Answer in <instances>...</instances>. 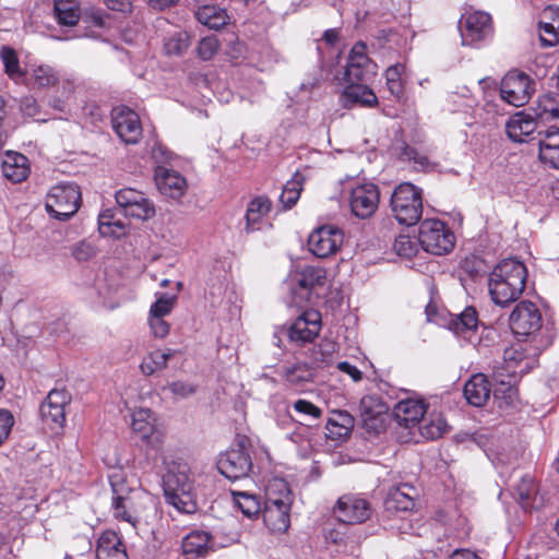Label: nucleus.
<instances>
[{
	"label": "nucleus",
	"mask_w": 559,
	"mask_h": 559,
	"mask_svg": "<svg viewBox=\"0 0 559 559\" xmlns=\"http://www.w3.org/2000/svg\"><path fill=\"white\" fill-rule=\"evenodd\" d=\"M111 510L116 520L129 524L136 530L142 523H147L154 510L153 497L142 488H130L123 483H111Z\"/></svg>",
	"instance_id": "obj_1"
},
{
	"label": "nucleus",
	"mask_w": 559,
	"mask_h": 559,
	"mask_svg": "<svg viewBox=\"0 0 559 559\" xmlns=\"http://www.w3.org/2000/svg\"><path fill=\"white\" fill-rule=\"evenodd\" d=\"M166 501L182 513H194L197 510L193 481L190 468L186 463H173L163 477Z\"/></svg>",
	"instance_id": "obj_2"
},
{
	"label": "nucleus",
	"mask_w": 559,
	"mask_h": 559,
	"mask_svg": "<svg viewBox=\"0 0 559 559\" xmlns=\"http://www.w3.org/2000/svg\"><path fill=\"white\" fill-rule=\"evenodd\" d=\"M265 496L263 521L272 532L284 533L290 524L293 501L288 485L283 479H273L266 486Z\"/></svg>",
	"instance_id": "obj_3"
},
{
	"label": "nucleus",
	"mask_w": 559,
	"mask_h": 559,
	"mask_svg": "<svg viewBox=\"0 0 559 559\" xmlns=\"http://www.w3.org/2000/svg\"><path fill=\"white\" fill-rule=\"evenodd\" d=\"M391 211L400 224L415 225L423 214L421 189L411 182L399 185L391 197Z\"/></svg>",
	"instance_id": "obj_4"
},
{
	"label": "nucleus",
	"mask_w": 559,
	"mask_h": 559,
	"mask_svg": "<svg viewBox=\"0 0 559 559\" xmlns=\"http://www.w3.org/2000/svg\"><path fill=\"white\" fill-rule=\"evenodd\" d=\"M81 192L74 183H60L52 187L47 197L46 211L56 219L68 221L79 210Z\"/></svg>",
	"instance_id": "obj_5"
},
{
	"label": "nucleus",
	"mask_w": 559,
	"mask_h": 559,
	"mask_svg": "<svg viewBox=\"0 0 559 559\" xmlns=\"http://www.w3.org/2000/svg\"><path fill=\"white\" fill-rule=\"evenodd\" d=\"M418 242L426 252L441 255L454 247V235L440 219H425L420 223Z\"/></svg>",
	"instance_id": "obj_6"
},
{
	"label": "nucleus",
	"mask_w": 559,
	"mask_h": 559,
	"mask_svg": "<svg viewBox=\"0 0 559 559\" xmlns=\"http://www.w3.org/2000/svg\"><path fill=\"white\" fill-rule=\"evenodd\" d=\"M527 345L522 342L511 344L503 350V366L493 368V377L501 384H511V379L526 372L535 362L526 355Z\"/></svg>",
	"instance_id": "obj_7"
},
{
	"label": "nucleus",
	"mask_w": 559,
	"mask_h": 559,
	"mask_svg": "<svg viewBox=\"0 0 559 559\" xmlns=\"http://www.w3.org/2000/svg\"><path fill=\"white\" fill-rule=\"evenodd\" d=\"M535 91V80L519 70L509 71L500 84L501 98L515 107L526 105Z\"/></svg>",
	"instance_id": "obj_8"
},
{
	"label": "nucleus",
	"mask_w": 559,
	"mask_h": 559,
	"mask_svg": "<svg viewBox=\"0 0 559 559\" xmlns=\"http://www.w3.org/2000/svg\"><path fill=\"white\" fill-rule=\"evenodd\" d=\"M462 45L478 47L493 33L491 16L484 11L466 12L459 22Z\"/></svg>",
	"instance_id": "obj_9"
},
{
	"label": "nucleus",
	"mask_w": 559,
	"mask_h": 559,
	"mask_svg": "<svg viewBox=\"0 0 559 559\" xmlns=\"http://www.w3.org/2000/svg\"><path fill=\"white\" fill-rule=\"evenodd\" d=\"M116 202L126 216L148 221L155 216V205L143 192L124 188L116 192Z\"/></svg>",
	"instance_id": "obj_10"
},
{
	"label": "nucleus",
	"mask_w": 559,
	"mask_h": 559,
	"mask_svg": "<svg viewBox=\"0 0 559 559\" xmlns=\"http://www.w3.org/2000/svg\"><path fill=\"white\" fill-rule=\"evenodd\" d=\"M71 402V394L66 389H52L40 405L43 421L53 431L66 424V407Z\"/></svg>",
	"instance_id": "obj_11"
},
{
	"label": "nucleus",
	"mask_w": 559,
	"mask_h": 559,
	"mask_svg": "<svg viewBox=\"0 0 559 559\" xmlns=\"http://www.w3.org/2000/svg\"><path fill=\"white\" fill-rule=\"evenodd\" d=\"M509 323L514 334L528 336L540 330L543 318L533 302L522 301L511 312Z\"/></svg>",
	"instance_id": "obj_12"
},
{
	"label": "nucleus",
	"mask_w": 559,
	"mask_h": 559,
	"mask_svg": "<svg viewBox=\"0 0 559 559\" xmlns=\"http://www.w3.org/2000/svg\"><path fill=\"white\" fill-rule=\"evenodd\" d=\"M343 240L344 234L338 227L324 225L310 234L308 247L318 258H328L341 248Z\"/></svg>",
	"instance_id": "obj_13"
},
{
	"label": "nucleus",
	"mask_w": 559,
	"mask_h": 559,
	"mask_svg": "<svg viewBox=\"0 0 559 559\" xmlns=\"http://www.w3.org/2000/svg\"><path fill=\"white\" fill-rule=\"evenodd\" d=\"M217 468L230 480L247 477L252 468L251 456L243 447L239 445L219 455Z\"/></svg>",
	"instance_id": "obj_14"
},
{
	"label": "nucleus",
	"mask_w": 559,
	"mask_h": 559,
	"mask_svg": "<svg viewBox=\"0 0 559 559\" xmlns=\"http://www.w3.org/2000/svg\"><path fill=\"white\" fill-rule=\"evenodd\" d=\"M112 128L127 144H135L142 136V126L135 111L127 106L115 107L111 111Z\"/></svg>",
	"instance_id": "obj_15"
},
{
	"label": "nucleus",
	"mask_w": 559,
	"mask_h": 559,
	"mask_svg": "<svg viewBox=\"0 0 559 559\" xmlns=\"http://www.w3.org/2000/svg\"><path fill=\"white\" fill-rule=\"evenodd\" d=\"M335 516L346 524H359L367 521L371 515L369 502L354 495L342 496L334 507Z\"/></svg>",
	"instance_id": "obj_16"
},
{
	"label": "nucleus",
	"mask_w": 559,
	"mask_h": 559,
	"mask_svg": "<svg viewBox=\"0 0 559 559\" xmlns=\"http://www.w3.org/2000/svg\"><path fill=\"white\" fill-rule=\"evenodd\" d=\"M131 428L146 444L159 448L164 432L156 425V417L148 408H138L132 413Z\"/></svg>",
	"instance_id": "obj_17"
},
{
	"label": "nucleus",
	"mask_w": 559,
	"mask_h": 559,
	"mask_svg": "<svg viewBox=\"0 0 559 559\" xmlns=\"http://www.w3.org/2000/svg\"><path fill=\"white\" fill-rule=\"evenodd\" d=\"M539 120L536 111L522 110L514 114L506 124L509 139L518 143L530 141L539 131Z\"/></svg>",
	"instance_id": "obj_18"
},
{
	"label": "nucleus",
	"mask_w": 559,
	"mask_h": 559,
	"mask_svg": "<svg viewBox=\"0 0 559 559\" xmlns=\"http://www.w3.org/2000/svg\"><path fill=\"white\" fill-rule=\"evenodd\" d=\"M379 203V190L373 183H364L353 188L349 205L355 216L359 218L370 217Z\"/></svg>",
	"instance_id": "obj_19"
},
{
	"label": "nucleus",
	"mask_w": 559,
	"mask_h": 559,
	"mask_svg": "<svg viewBox=\"0 0 559 559\" xmlns=\"http://www.w3.org/2000/svg\"><path fill=\"white\" fill-rule=\"evenodd\" d=\"M321 329V314L319 311L305 310L292 324L288 331L290 341L307 343L314 340Z\"/></svg>",
	"instance_id": "obj_20"
},
{
	"label": "nucleus",
	"mask_w": 559,
	"mask_h": 559,
	"mask_svg": "<svg viewBox=\"0 0 559 559\" xmlns=\"http://www.w3.org/2000/svg\"><path fill=\"white\" fill-rule=\"evenodd\" d=\"M154 180L158 191L174 200L183 197L188 188L187 180L180 173L164 166L155 168Z\"/></svg>",
	"instance_id": "obj_21"
},
{
	"label": "nucleus",
	"mask_w": 559,
	"mask_h": 559,
	"mask_svg": "<svg viewBox=\"0 0 559 559\" xmlns=\"http://www.w3.org/2000/svg\"><path fill=\"white\" fill-rule=\"evenodd\" d=\"M366 45L357 43L350 50L346 70L345 79L349 84H357L367 80L371 73V60L366 53Z\"/></svg>",
	"instance_id": "obj_22"
},
{
	"label": "nucleus",
	"mask_w": 559,
	"mask_h": 559,
	"mask_svg": "<svg viewBox=\"0 0 559 559\" xmlns=\"http://www.w3.org/2000/svg\"><path fill=\"white\" fill-rule=\"evenodd\" d=\"M538 148L540 162L549 168L559 169V128L538 131Z\"/></svg>",
	"instance_id": "obj_23"
},
{
	"label": "nucleus",
	"mask_w": 559,
	"mask_h": 559,
	"mask_svg": "<svg viewBox=\"0 0 559 559\" xmlns=\"http://www.w3.org/2000/svg\"><path fill=\"white\" fill-rule=\"evenodd\" d=\"M427 413V405L420 399H405L394 407V416L399 425L406 428L419 424Z\"/></svg>",
	"instance_id": "obj_24"
},
{
	"label": "nucleus",
	"mask_w": 559,
	"mask_h": 559,
	"mask_svg": "<svg viewBox=\"0 0 559 559\" xmlns=\"http://www.w3.org/2000/svg\"><path fill=\"white\" fill-rule=\"evenodd\" d=\"M526 282H488L489 294L496 305L506 307L524 292Z\"/></svg>",
	"instance_id": "obj_25"
},
{
	"label": "nucleus",
	"mask_w": 559,
	"mask_h": 559,
	"mask_svg": "<svg viewBox=\"0 0 559 559\" xmlns=\"http://www.w3.org/2000/svg\"><path fill=\"white\" fill-rule=\"evenodd\" d=\"M95 552L96 559H128L122 542L114 531H106L99 536Z\"/></svg>",
	"instance_id": "obj_26"
},
{
	"label": "nucleus",
	"mask_w": 559,
	"mask_h": 559,
	"mask_svg": "<svg viewBox=\"0 0 559 559\" xmlns=\"http://www.w3.org/2000/svg\"><path fill=\"white\" fill-rule=\"evenodd\" d=\"M31 168L26 156L16 152H9L2 160L3 176L12 182H22L29 175Z\"/></svg>",
	"instance_id": "obj_27"
},
{
	"label": "nucleus",
	"mask_w": 559,
	"mask_h": 559,
	"mask_svg": "<svg viewBox=\"0 0 559 559\" xmlns=\"http://www.w3.org/2000/svg\"><path fill=\"white\" fill-rule=\"evenodd\" d=\"M323 286L324 282H294L289 287L290 299L288 305L302 308L308 302L314 304V298H318V294L323 289Z\"/></svg>",
	"instance_id": "obj_28"
},
{
	"label": "nucleus",
	"mask_w": 559,
	"mask_h": 559,
	"mask_svg": "<svg viewBox=\"0 0 559 559\" xmlns=\"http://www.w3.org/2000/svg\"><path fill=\"white\" fill-rule=\"evenodd\" d=\"M490 385L485 374L476 373L464 385L466 401L476 407L485 405L490 396Z\"/></svg>",
	"instance_id": "obj_29"
},
{
	"label": "nucleus",
	"mask_w": 559,
	"mask_h": 559,
	"mask_svg": "<svg viewBox=\"0 0 559 559\" xmlns=\"http://www.w3.org/2000/svg\"><path fill=\"white\" fill-rule=\"evenodd\" d=\"M211 536L206 532L194 531L182 539V552L187 559L205 556L210 550Z\"/></svg>",
	"instance_id": "obj_30"
},
{
	"label": "nucleus",
	"mask_w": 559,
	"mask_h": 559,
	"mask_svg": "<svg viewBox=\"0 0 559 559\" xmlns=\"http://www.w3.org/2000/svg\"><path fill=\"white\" fill-rule=\"evenodd\" d=\"M271 207L272 203L266 197H257L251 200L246 212V233L260 229L262 218L270 213Z\"/></svg>",
	"instance_id": "obj_31"
},
{
	"label": "nucleus",
	"mask_w": 559,
	"mask_h": 559,
	"mask_svg": "<svg viewBox=\"0 0 559 559\" xmlns=\"http://www.w3.org/2000/svg\"><path fill=\"white\" fill-rule=\"evenodd\" d=\"M342 98L345 105L358 104L365 107H373L378 104L373 91L361 83L348 84L343 91Z\"/></svg>",
	"instance_id": "obj_32"
},
{
	"label": "nucleus",
	"mask_w": 559,
	"mask_h": 559,
	"mask_svg": "<svg viewBox=\"0 0 559 559\" xmlns=\"http://www.w3.org/2000/svg\"><path fill=\"white\" fill-rule=\"evenodd\" d=\"M409 490H412V487L407 485L391 489L384 501L385 510L389 512H407L413 510L415 501Z\"/></svg>",
	"instance_id": "obj_33"
},
{
	"label": "nucleus",
	"mask_w": 559,
	"mask_h": 559,
	"mask_svg": "<svg viewBox=\"0 0 559 559\" xmlns=\"http://www.w3.org/2000/svg\"><path fill=\"white\" fill-rule=\"evenodd\" d=\"M489 280H527V269L525 264L518 259H504L500 261L491 271Z\"/></svg>",
	"instance_id": "obj_34"
},
{
	"label": "nucleus",
	"mask_w": 559,
	"mask_h": 559,
	"mask_svg": "<svg viewBox=\"0 0 559 559\" xmlns=\"http://www.w3.org/2000/svg\"><path fill=\"white\" fill-rule=\"evenodd\" d=\"M359 412L364 424L373 428V421H377L381 415L388 412L386 404L377 395H366L361 399Z\"/></svg>",
	"instance_id": "obj_35"
},
{
	"label": "nucleus",
	"mask_w": 559,
	"mask_h": 559,
	"mask_svg": "<svg viewBox=\"0 0 559 559\" xmlns=\"http://www.w3.org/2000/svg\"><path fill=\"white\" fill-rule=\"evenodd\" d=\"M177 350L175 349H166L160 350L156 349L148 353L140 365V369L143 374L152 376L157 371H162L167 367L168 360L175 356Z\"/></svg>",
	"instance_id": "obj_36"
},
{
	"label": "nucleus",
	"mask_w": 559,
	"mask_h": 559,
	"mask_svg": "<svg viewBox=\"0 0 559 559\" xmlns=\"http://www.w3.org/2000/svg\"><path fill=\"white\" fill-rule=\"evenodd\" d=\"M197 20L209 28L219 29L228 22L226 11L216 5L203 4L195 12Z\"/></svg>",
	"instance_id": "obj_37"
},
{
	"label": "nucleus",
	"mask_w": 559,
	"mask_h": 559,
	"mask_svg": "<svg viewBox=\"0 0 559 559\" xmlns=\"http://www.w3.org/2000/svg\"><path fill=\"white\" fill-rule=\"evenodd\" d=\"M305 182L306 176L300 171H296L292 179L285 183L280 195V202L283 204L284 209H292L297 203L304 190Z\"/></svg>",
	"instance_id": "obj_38"
},
{
	"label": "nucleus",
	"mask_w": 559,
	"mask_h": 559,
	"mask_svg": "<svg viewBox=\"0 0 559 559\" xmlns=\"http://www.w3.org/2000/svg\"><path fill=\"white\" fill-rule=\"evenodd\" d=\"M478 326L477 312L474 308L467 307L460 314L452 318L449 322V329L456 335L464 336L474 332Z\"/></svg>",
	"instance_id": "obj_39"
},
{
	"label": "nucleus",
	"mask_w": 559,
	"mask_h": 559,
	"mask_svg": "<svg viewBox=\"0 0 559 559\" xmlns=\"http://www.w3.org/2000/svg\"><path fill=\"white\" fill-rule=\"evenodd\" d=\"M98 230L104 237L121 238L127 227L121 219H116L111 210L102 212L98 216Z\"/></svg>",
	"instance_id": "obj_40"
},
{
	"label": "nucleus",
	"mask_w": 559,
	"mask_h": 559,
	"mask_svg": "<svg viewBox=\"0 0 559 559\" xmlns=\"http://www.w3.org/2000/svg\"><path fill=\"white\" fill-rule=\"evenodd\" d=\"M181 287L182 283L177 282L176 293H155L156 299L150 307L148 316H169L177 304V294L181 290Z\"/></svg>",
	"instance_id": "obj_41"
},
{
	"label": "nucleus",
	"mask_w": 559,
	"mask_h": 559,
	"mask_svg": "<svg viewBox=\"0 0 559 559\" xmlns=\"http://www.w3.org/2000/svg\"><path fill=\"white\" fill-rule=\"evenodd\" d=\"M354 419L347 414L340 412L336 418H330L326 424L328 437L331 439H341L349 435L353 428Z\"/></svg>",
	"instance_id": "obj_42"
},
{
	"label": "nucleus",
	"mask_w": 559,
	"mask_h": 559,
	"mask_svg": "<svg viewBox=\"0 0 559 559\" xmlns=\"http://www.w3.org/2000/svg\"><path fill=\"white\" fill-rule=\"evenodd\" d=\"M419 429L425 438L438 439L445 432L447 421L442 414L432 412L427 418H424V425Z\"/></svg>",
	"instance_id": "obj_43"
},
{
	"label": "nucleus",
	"mask_w": 559,
	"mask_h": 559,
	"mask_svg": "<svg viewBox=\"0 0 559 559\" xmlns=\"http://www.w3.org/2000/svg\"><path fill=\"white\" fill-rule=\"evenodd\" d=\"M536 492L537 485L530 475L522 477L520 483L514 487V495L525 509L533 506Z\"/></svg>",
	"instance_id": "obj_44"
},
{
	"label": "nucleus",
	"mask_w": 559,
	"mask_h": 559,
	"mask_svg": "<svg viewBox=\"0 0 559 559\" xmlns=\"http://www.w3.org/2000/svg\"><path fill=\"white\" fill-rule=\"evenodd\" d=\"M233 498L239 510L247 518H253L261 511V503L255 495L246 491H233Z\"/></svg>",
	"instance_id": "obj_45"
},
{
	"label": "nucleus",
	"mask_w": 559,
	"mask_h": 559,
	"mask_svg": "<svg viewBox=\"0 0 559 559\" xmlns=\"http://www.w3.org/2000/svg\"><path fill=\"white\" fill-rule=\"evenodd\" d=\"M461 270L466 276L483 277L489 274L490 265L479 255L471 254L461 261Z\"/></svg>",
	"instance_id": "obj_46"
},
{
	"label": "nucleus",
	"mask_w": 559,
	"mask_h": 559,
	"mask_svg": "<svg viewBox=\"0 0 559 559\" xmlns=\"http://www.w3.org/2000/svg\"><path fill=\"white\" fill-rule=\"evenodd\" d=\"M55 16L59 24L66 26H73L79 21V8L75 2L63 3L61 0H56L53 4Z\"/></svg>",
	"instance_id": "obj_47"
},
{
	"label": "nucleus",
	"mask_w": 559,
	"mask_h": 559,
	"mask_svg": "<svg viewBox=\"0 0 559 559\" xmlns=\"http://www.w3.org/2000/svg\"><path fill=\"white\" fill-rule=\"evenodd\" d=\"M0 57L3 62L5 73L11 80L19 82L24 76V71L20 67L16 52L10 47H3L0 51Z\"/></svg>",
	"instance_id": "obj_48"
},
{
	"label": "nucleus",
	"mask_w": 559,
	"mask_h": 559,
	"mask_svg": "<svg viewBox=\"0 0 559 559\" xmlns=\"http://www.w3.org/2000/svg\"><path fill=\"white\" fill-rule=\"evenodd\" d=\"M190 44V35L187 32L180 31L166 39L164 48L169 56H181L188 50Z\"/></svg>",
	"instance_id": "obj_49"
},
{
	"label": "nucleus",
	"mask_w": 559,
	"mask_h": 559,
	"mask_svg": "<svg viewBox=\"0 0 559 559\" xmlns=\"http://www.w3.org/2000/svg\"><path fill=\"white\" fill-rule=\"evenodd\" d=\"M404 69L403 64L396 63L389 67L385 71L386 87L396 98L403 95L402 73Z\"/></svg>",
	"instance_id": "obj_50"
},
{
	"label": "nucleus",
	"mask_w": 559,
	"mask_h": 559,
	"mask_svg": "<svg viewBox=\"0 0 559 559\" xmlns=\"http://www.w3.org/2000/svg\"><path fill=\"white\" fill-rule=\"evenodd\" d=\"M284 376L292 385H300L312 380L313 373L305 364H296L285 368Z\"/></svg>",
	"instance_id": "obj_51"
},
{
	"label": "nucleus",
	"mask_w": 559,
	"mask_h": 559,
	"mask_svg": "<svg viewBox=\"0 0 559 559\" xmlns=\"http://www.w3.org/2000/svg\"><path fill=\"white\" fill-rule=\"evenodd\" d=\"M336 344L331 341H322L312 352V360L318 367L329 366L334 361Z\"/></svg>",
	"instance_id": "obj_52"
},
{
	"label": "nucleus",
	"mask_w": 559,
	"mask_h": 559,
	"mask_svg": "<svg viewBox=\"0 0 559 559\" xmlns=\"http://www.w3.org/2000/svg\"><path fill=\"white\" fill-rule=\"evenodd\" d=\"M32 79L38 87H49L58 83L56 71L49 66H39L33 70Z\"/></svg>",
	"instance_id": "obj_53"
},
{
	"label": "nucleus",
	"mask_w": 559,
	"mask_h": 559,
	"mask_svg": "<svg viewBox=\"0 0 559 559\" xmlns=\"http://www.w3.org/2000/svg\"><path fill=\"white\" fill-rule=\"evenodd\" d=\"M539 39L544 47H552L559 43V24L539 23Z\"/></svg>",
	"instance_id": "obj_54"
},
{
	"label": "nucleus",
	"mask_w": 559,
	"mask_h": 559,
	"mask_svg": "<svg viewBox=\"0 0 559 559\" xmlns=\"http://www.w3.org/2000/svg\"><path fill=\"white\" fill-rule=\"evenodd\" d=\"M394 250L395 252L403 258H412L416 254L418 248L417 242L412 240V238L407 235H400L395 238L394 241Z\"/></svg>",
	"instance_id": "obj_55"
},
{
	"label": "nucleus",
	"mask_w": 559,
	"mask_h": 559,
	"mask_svg": "<svg viewBox=\"0 0 559 559\" xmlns=\"http://www.w3.org/2000/svg\"><path fill=\"white\" fill-rule=\"evenodd\" d=\"M97 251L96 246L88 240H82L71 248L72 255L80 262L88 261L96 255Z\"/></svg>",
	"instance_id": "obj_56"
},
{
	"label": "nucleus",
	"mask_w": 559,
	"mask_h": 559,
	"mask_svg": "<svg viewBox=\"0 0 559 559\" xmlns=\"http://www.w3.org/2000/svg\"><path fill=\"white\" fill-rule=\"evenodd\" d=\"M166 317L147 316V323L152 334L157 338H165L170 331V324L165 320Z\"/></svg>",
	"instance_id": "obj_57"
},
{
	"label": "nucleus",
	"mask_w": 559,
	"mask_h": 559,
	"mask_svg": "<svg viewBox=\"0 0 559 559\" xmlns=\"http://www.w3.org/2000/svg\"><path fill=\"white\" fill-rule=\"evenodd\" d=\"M218 50V40L215 36H207L200 40L198 53L203 60H210Z\"/></svg>",
	"instance_id": "obj_58"
},
{
	"label": "nucleus",
	"mask_w": 559,
	"mask_h": 559,
	"mask_svg": "<svg viewBox=\"0 0 559 559\" xmlns=\"http://www.w3.org/2000/svg\"><path fill=\"white\" fill-rule=\"evenodd\" d=\"M539 108L540 111L537 112L539 119L544 117L551 119L559 118V102L552 97L545 96L539 103Z\"/></svg>",
	"instance_id": "obj_59"
},
{
	"label": "nucleus",
	"mask_w": 559,
	"mask_h": 559,
	"mask_svg": "<svg viewBox=\"0 0 559 559\" xmlns=\"http://www.w3.org/2000/svg\"><path fill=\"white\" fill-rule=\"evenodd\" d=\"M294 409L304 416H309L313 419H318L322 415L321 408L316 406L313 403L307 401V400H297L293 404Z\"/></svg>",
	"instance_id": "obj_60"
},
{
	"label": "nucleus",
	"mask_w": 559,
	"mask_h": 559,
	"mask_svg": "<svg viewBox=\"0 0 559 559\" xmlns=\"http://www.w3.org/2000/svg\"><path fill=\"white\" fill-rule=\"evenodd\" d=\"M14 425V417L8 409L0 408V445L9 438Z\"/></svg>",
	"instance_id": "obj_61"
},
{
	"label": "nucleus",
	"mask_w": 559,
	"mask_h": 559,
	"mask_svg": "<svg viewBox=\"0 0 559 559\" xmlns=\"http://www.w3.org/2000/svg\"><path fill=\"white\" fill-rule=\"evenodd\" d=\"M400 158L403 160H413L423 167L428 165V158L426 155L420 154L415 147H412L405 143H403L401 148Z\"/></svg>",
	"instance_id": "obj_62"
},
{
	"label": "nucleus",
	"mask_w": 559,
	"mask_h": 559,
	"mask_svg": "<svg viewBox=\"0 0 559 559\" xmlns=\"http://www.w3.org/2000/svg\"><path fill=\"white\" fill-rule=\"evenodd\" d=\"M167 388L173 395L180 399L187 397L195 392L194 385L183 381H174L169 383Z\"/></svg>",
	"instance_id": "obj_63"
},
{
	"label": "nucleus",
	"mask_w": 559,
	"mask_h": 559,
	"mask_svg": "<svg viewBox=\"0 0 559 559\" xmlns=\"http://www.w3.org/2000/svg\"><path fill=\"white\" fill-rule=\"evenodd\" d=\"M336 368L347 376L350 377V379L354 382H358L362 379V372L354 365L347 362V361H341L337 364Z\"/></svg>",
	"instance_id": "obj_64"
}]
</instances>
